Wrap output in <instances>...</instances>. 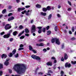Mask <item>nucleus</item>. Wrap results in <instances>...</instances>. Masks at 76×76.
I'll list each match as a JSON object with an SVG mask.
<instances>
[{"mask_svg":"<svg viewBox=\"0 0 76 76\" xmlns=\"http://www.w3.org/2000/svg\"><path fill=\"white\" fill-rule=\"evenodd\" d=\"M13 69L17 73L21 74L25 72V70L26 69V66L23 64H17L15 65Z\"/></svg>","mask_w":76,"mask_h":76,"instance_id":"1","label":"nucleus"},{"mask_svg":"<svg viewBox=\"0 0 76 76\" xmlns=\"http://www.w3.org/2000/svg\"><path fill=\"white\" fill-rule=\"evenodd\" d=\"M13 32V30H10L9 31V33L7 34H5L3 37L4 38H8L10 36V35Z\"/></svg>","mask_w":76,"mask_h":76,"instance_id":"2","label":"nucleus"},{"mask_svg":"<svg viewBox=\"0 0 76 76\" xmlns=\"http://www.w3.org/2000/svg\"><path fill=\"white\" fill-rule=\"evenodd\" d=\"M31 57L33 59L36 60H38V61H40L41 60V58L35 55H31Z\"/></svg>","mask_w":76,"mask_h":76,"instance_id":"3","label":"nucleus"},{"mask_svg":"<svg viewBox=\"0 0 76 76\" xmlns=\"http://www.w3.org/2000/svg\"><path fill=\"white\" fill-rule=\"evenodd\" d=\"M31 33H34L36 31V27H35V26L33 25L32 26L31 28Z\"/></svg>","mask_w":76,"mask_h":76,"instance_id":"4","label":"nucleus"},{"mask_svg":"<svg viewBox=\"0 0 76 76\" xmlns=\"http://www.w3.org/2000/svg\"><path fill=\"white\" fill-rule=\"evenodd\" d=\"M10 25V24H7L4 27L6 30H8V29H10V28H12V26H10L9 27H8V26H9Z\"/></svg>","mask_w":76,"mask_h":76,"instance_id":"5","label":"nucleus"},{"mask_svg":"<svg viewBox=\"0 0 76 76\" xmlns=\"http://www.w3.org/2000/svg\"><path fill=\"white\" fill-rule=\"evenodd\" d=\"M42 26L37 27V28L39 29L38 31V33L39 34H41L42 32Z\"/></svg>","mask_w":76,"mask_h":76,"instance_id":"6","label":"nucleus"},{"mask_svg":"<svg viewBox=\"0 0 76 76\" xmlns=\"http://www.w3.org/2000/svg\"><path fill=\"white\" fill-rule=\"evenodd\" d=\"M56 39V43L57 45H60V40H59V39H57L56 38L55 39Z\"/></svg>","mask_w":76,"mask_h":76,"instance_id":"7","label":"nucleus"},{"mask_svg":"<svg viewBox=\"0 0 76 76\" xmlns=\"http://www.w3.org/2000/svg\"><path fill=\"white\" fill-rule=\"evenodd\" d=\"M65 67H71V64L70 63L69 64L68 62H66L65 64Z\"/></svg>","mask_w":76,"mask_h":76,"instance_id":"8","label":"nucleus"},{"mask_svg":"<svg viewBox=\"0 0 76 76\" xmlns=\"http://www.w3.org/2000/svg\"><path fill=\"white\" fill-rule=\"evenodd\" d=\"M25 10V8L23 7L22 8H18V10L19 12H20V10L23 11L24 10Z\"/></svg>","mask_w":76,"mask_h":76,"instance_id":"9","label":"nucleus"},{"mask_svg":"<svg viewBox=\"0 0 76 76\" xmlns=\"http://www.w3.org/2000/svg\"><path fill=\"white\" fill-rule=\"evenodd\" d=\"M36 45L37 47H43V46H44V44L42 43H41L39 44H36Z\"/></svg>","mask_w":76,"mask_h":76,"instance_id":"10","label":"nucleus"},{"mask_svg":"<svg viewBox=\"0 0 76 76\" xmlns=\"http://www.w3.org/2000/svg\"><path fill=\"white\" fill-rule=\"evenodd\" d=\"M15 19V18L13 17V16H12L10 18H9L8 19V20L9 22H10L11 20H13Z\"/></svg>","mask_w":76,"mask_h":76,"instance_id":"11","label":"nucleus"},{"mask_svg":"<svg viewBox=\"0 0 76 76\" xmlns=\"http://www.w3.org/2000/svg\"><path fill=\"white\" fill-rule=\"evenodd\" d=\"M64 60H67V59H68V56L66 53L64 54Z\"/></svg>","mask_w":76,"mask_h":76,"instance_id":"12","label":"nucleus"},{"mask_svg":"<svg viewBox=\"0 0 76 76\" xmlns=\"http://www.w3.org/2000/svg\"><path fill=\"white\" fill-rule=\"evenodd\" d=\"M1 57L2 58H6L7 57V55H6V54L5 55V54H3L1 56Z\"/></svg>","mask_w":76,"mask_h":76,"instance_id":"13","label":"nucleus"},{"mask_svg":"<svg viewBox=\"0 0 76 76\" xmlns=\"http://www.w3.org/2000/svg\"><path fill=\"white\" fill-rule=\"evenodd\" d=\"M47 65V66H52V62H49L47 63L46 64Z\"/></svg>","mask_w":76,"mask_h":76,"instance_id":"14","label":"nucleus"},{"mask_svg":"<svg viewBox=\"0 0 76 76\" xmlns=\"http://www.w3.org/2000/svg\"><path fill=\"white\" fill-rule=\"evenodd\" d=\"M47 35H50L51 34V31L50 30L48 31H47Z\"/></svg>","mask_w":76,"mask_h":76,"instance_id":"15","label":"nucleus"},{"mask_svg":"<svg viewBox=\"0 0 76 76\" xmlns=\"http://www.w3.org/2000/svg\"><path fill=\"white\" fill-rule=\"evenodd\" d=\"M41 15H42V16H46V15H47V14L45 12H41Z\"/></svg>","mask_w":76,"mask_h":76,"instance_id":"16","label":"nucleus"},{"mask_svg":"<svg viewBox=\"0 0 76 76\" xmlns=\"http://www.w3.org/2000/svg\"><path fill=\"white\" fill-rule=\"evenodd\" d=\"M56 38H54L52 39L51 40V42L52 43H54V42H55V41H56Z\"/></svg>","mask_w":76,"mask_h":76,"instance_id":"17","label":"nucleus"},{"mask_svg":"<svg viewBox=\"0 0 76 76\" xmlns=\"http://www.w3.org/2000/svg\"><path fill=\"white\" fill-rule=\"evenodd\" d=\"M18 34V32L16 31H15L13 32V35H14V36H16V35L17 34Z\"/></svg>","mask_w":76,"mask_h":76,"instance_id":"18","label":"nucleus"},{"mask_svg":"<svg viewBox=\"0 0 76 76\" xmlns=\"http://www.w3.org/2000/svg\"><path fill=\"white\" fill-rule=\"evenodd\" d=\"M47 10H50L51 9V8L50 7V6H48L46 7Z\"/></svg>","mask_w":76,"mask_h":76,"instance_id":"19","label":"nucleus"},{"mask_svg":"<svg viewBox=\"0 0 76 76\" xmlns=\"http://www.w3.org/2000/svg\"><path fill=\"white\" fill-rule=\"evenodd\" d=\"M52 17V14H50L48 16V20H50V19H51V18Z\"/></svg>","mask_w":76,"mask_h":76,"instance_id":"20","label":"nucleus"},{"mask_svg":"<svg viewBox=\"0 0 76 76\" xmlns=\"http://www.w3.org/2000/svg\"><path fill=\"white\" fill-rule=\"evenodd\" d=\"M24 32H25V31L23 30V31L21 32L19 34H18V37H20L21 35L22 34H23Z\"/></svg>","mask_w":76,"mask_h":76,"instance_id":"21","label":"nucleus"},{"mask_svg":"<svg viewBox=\"0 0 76 76\" xmlns=\"http://www.w3.org/2000/svg\"><path fill=\"white\" fill-rule=\"evenodd\" d=\"M25 31L26 33H29V29L27 28L25 29Z\"/></svg>","mask_w":76,"mask_h":76,"instance_id":"22","label":"nucleus"},{"mask_svg":"<svg viewBox=\"0 0 76 76\" xmlns=\"http://www.w3.org/2000/svg\"><path fill=\"white\" fill-rule=\"evenodd\" d=\"M9 62L5 61L4 62V65H5V66H7L9 65Z\"/></svg>","mask_w":76,"mask_h":76,"instance_id":"23","label":"nucleus"},{"mask_svg":"<svg viewBox=\"0 0 76 76\" xmlns=\"http://www.w3.org/2000/svg\"><path fill=\"white\" fill-rule=\"evenodd\" d=\"M29 50H30V51H32L33 50V48H32V46L31 45L29 46Z\"/></svg>","mask_w":76,"mask_h":76,"instance_id":"24","label":"nucleus"},{"mask_svg":"<svg viewBox=\"0 0 76 76\" xmlns=\"http://www.w3.org/2000/svg\"><path fill=\"white\" fill-rule=\"evenodd\" d=\"M16 49H14L13 50V51H12V53L14 55L16 53Z\"/></svg>","mask_w":76,"mask_h":76,"instance_id":"25","label":"nucleus"},{"mask_svg":"<svg viewBox=\"0 0 76 76\" xmlns=\"http://www.w3.org/2000/svg\"><path fill=\"white\" fill-rule=\"evenodd\" d=\"M42 10L44 12H46L47 11V10L46 8H43L42 9Z\"/></svg>","mask_w":76,"mask_h":76,"instance_id":"26","label":"nucleus"},{"mask_svg":"<svg viewBox=\"0 0 76 76\" xmlns=\"http://www.w3.org/2000/svg\"><path fill=\"white\" fill-rule=\"evenodd\" d=\"M36 7L37 8H41V6L39 4H37L36 5Z\"/></svg>","mask_w":76,"mask_h":76,"instance_id":"27","label":"nucleus"},{"mask_svg":"<svg viewBox=\"0 0 76 76\" xmlns=\"http://www.w3.org/2000/svg\"><path fill=\"white\" fill-rule=\"evenodd\" d=\"M6 12V9H4L2 11V13L3 14H4Z\"/></svg>","mask_w":76,"mask_h":76,"instance_id":"28","label":"nucleus"},{"mask_svg":"<svg viewBox=\"0 0 76 76\" xmlns=\"http://www.w3.org/2000/svg\"><path fill=\"white\" fill-rule=\"evenodd\" d=\"M46 31V29L45 28H43L42 29V31L43 32H45V31Z\"/></svg>","mask_w":76,"mask_h":76,"instance_id":"29","label":"nucleus"},{"mask_svg":"<svg viewBox=\"0 0 76 76\" xmlns=\"http://www.w3.org/2000/svg\"><path fill=\"white\" fill-rule=\"evenodd\" d=\"M3 68V65L2 64H0V69H1Z\"/></svg>","mask_w":76,"mask_h":76,"instance_id":"30","label":"nucleus"},{"mask_svg":"<svg viewBox=\"0 0 76 76\" xmlns=\"http://www.w3.org/2000/svg\"><path fill=\"white\" fill-rule=\"evenodd\" d=\"M19 28L20 29H22L23 28V27L22 25H20L19 27Z\"/></svg>","mask_w":76,"mask_h":76,"instance_id":"31","label":"nucleus"},{"mask_svg":"<svg viewBox=\"0 0 76 76\" xmlns=\"http://www.w3.org/2000/svg\"><path fill=\"white\" fill-rule=\"evenodd\" d=\"M57 29H58V26H56L55 27V31H57Z\"/></svg>","mask_w":76,"mask_h":76,"instance_id":"32","label":"nucleus"},{"mask_svg":"<svg viewBox=\"0 0 76 76\" xmlns=\"http://www.w3.org/2000/svg\"><path fill=\"white\" fill-rule=\"evenodd\" d=\"M26 10H24V12L22 11L21 12L22 14H23V15H24L25 14V13H26Z\"/></svg>","mask_w":76,"mask_h":76,"instance_id":"33","label":"nucleus"},{"mask_svg":"<svg viewBox=\"0 0 76 76\" xmlns=\"http://www.w3.org/2000/svg\"><path fill=\"white\" fill-rule=\"evenodd\" d=\"M71 63L72 64H76V61H75L74 62L73 61H72Z\"/></svg>","mask_w":76,"mask_h":76,"instance_id":"34","label":"nucleus"},{"mask_svg":"<svg viewBox=\"0 0 76 76\" xmlns=\"http://www.w3.org/2000/svg\"><path fill=\"white\" fill-rule=\"evenodd\" d=\"M25 38V36H23L20 37V39H23V38Z\"/></svg>","mask_w":76,"mask_h":76,"instance_id":"35","label":"nucleus"},{"mask_svg":"<svg viewBox=\"0 0 76 76\" xmlns=\"http://www.w3.org/2000/svg\"><path fill=\"white\" fill-rule=\"evenodd\" d=\"M13 54H12V52H11L10 53V54L9 56V57H12V56H13Z\"/></svg>","mask_w":76,"mask_h":76,"instance_id":"36","label":"nucleus"},{"mask_svg":"<svg viewBox=\"0 0 76 76\" xmlns=\"http://www.w3.org/2000/svg\"><path fill=\"white\" fill-rule=\"evenodd\" d=\"M19 57V53H17L16 55H15V58H17V57Z\"/></svg>","mask_w":76,"mask_h":76,"instance_id":"37","label":"nucleus"},{"mask_svg":"<svg viewBox=\"0 0 76 76\" xmlns=\"http://www.w3.org/2000/svg\"><path fill=\"white\" fill-rule=\"evenodd\" d=\"M45 40L43 39H40L39 40V42H41V41H45Z\"/></svg>","mask_w":76,"mask_h":76,"instance_id":"38","label":"nucleus"},{"mask_svg":"<svg viewBox=\"0 0 76 76\" xmlns=\"http://www.w3.org/2000/svg\"><path fill=\"white\" fill-rule=\"evenodd\" d=\"M75 28V27L74 26L72 27V31L73 32L74 31H75V30L74 29Z\"/></svg>","mask_w":76,"mask_h":76,"instance_id":"39","label":"nucleus"},{"mask_svg":"<svg viewBox=\"0 0 76 76\" xmlns=\"http://www.w3.org/2000/svg\"><path fill=\"white\" fill-rule=\"evenodd\" d=\"M24 48H19L18 49V51H20V50H23Z\"/></svg>","mask_w":76,"mask_h":76,"instance_id":"40","label":"nucleus"},{"mask_svg":"<svg viewBox=\"0 0 76 76\" xmlns=\"http://www.w3.org/2000/svg\"><path fill=\"white\" fill-rule=\"evenodd\" d=\"M3 75V71H0V76H2Z\"/></svg>","mask_w":76,"mask_h":76,"instance_id":"41","label":"nucleus"},{"mask_svg":"<svg viewBox=\"0 0 76 76\" xmlns=\"http://www.w3.org/2000/svg\"><path fill=\"white\" fill-rule=\"evenodd\" d=\"M76 38H75V37H73L71 39V40H72V41H73V40H75V39H76Z\"/></svg>","mask_w":76,"mask_h":76,"instance_id":"42","label":"nucleus"},{"mask_svg":"<svg viewBox=\"0 0 76 76\" xmlns=\"http://www.w3.org/2000/svg\"><path fill=\"white\" fill-rule=\"evenodd\" d=\"M51 59H52V60H54L56 59V58H55V57L54 56H53L51 58Z\"/></svg>","mask_w":76,"mask_h":76,"instance_id":"43","label":"nucleus"},{"mask_svg":"<svg viewBox=\"0 0 76 76\" xmlns=\"http://www.w3.org/2000/svg\"><path fill=\"white\" fill-rule=\"evenodd\" d=\"M4 33H5L4 31H3V32L1 33L0 34L1 35H4Z\"/></svg>","mask_w":76,"mask_h":76,"instance_id":"44","label":"nucleus"},{"mask_svg":"<svg viewBox=\"0 0 76 76\" xmlns=\"http://www.w3.org/2000/svg\"><path fill=\"white\" fill-rule=\"evenodd\" d=\"M13 41V38H11L10 39V42H12V41Z\"/></svg>","mask_w":76,"mask_h":76,"instance_id":"45","label":"nucleus"},{"mask_svg":"<svg viewBox=\"0 0 76 76\" xmlns=\"http://www.w3.org/2000/svg\"><path fill=\"white\" fill-rule=\"evenodd\" d=\"M49 28H50V26H48L46 28L47 30H48V29H49Z\"/></svg>","mask_w":76,"mask_h":76,"instance_id":"46","label":"nucleus"},{"mask_svg":"<svg viewBox=\"0 0 76 76\" xmlns=\"http://www.w3.org/2000/svg\"><path fill=\"white\" fill-rule=\"evenodd\" d=\"M64 44H63L62 45V47H61V49H64Z\"/></svg>","mask_w":76,"mask_h":76,"instance_id":"47","label":"nucleus"},{"mask_svg":"<svg viewBox=\"0 0 76 76\" xmlns=\"http://www.w3.org/2000/svg\"><path fill=\"white\" fill-rule=\"evenodd\" d=\"M26 16H29V13L27 12H26Z\"/></svg>","mask_w":76,"mask_h":76,"instance_id":"48","label":"nucleus"},{"mask_svg":"<svg viewBox=\"0 0 76 76\" xmlns=\"http://www.w3.org/2000/svg\"><path fill=\"white\" fill-rule=\"evenodd\" d=\"M64 60V59L63 58V57H62L61 58V61H63Z\"/></svg>","mask_w":76,"mask_h":76,"instance_id":"49","label":"nucleus"},{"mask_svg":"<svg viewBox=\"0 0 76 76\" xmlns=\"http://www.w3.org/2000/svg\"><path fill=\"white\" fill-rule=\"evenodd\" d=\"M68 2L69 4L70 5V6H72V3L70 2V1H68Z\"/></svg>","mask_w":76,"mask_h":76,"instance_id":"50","label":"nucleus"},{"mask_svg":"<svg viewBox=\"0 0 76 76\" xmlns=\"http://www.w3.org/2000/svg\"><path fill=\"white\" fill-rule=\"evenodd\" d=\"M25 35L26 36V37H29V34H28L26 33L25 34Z\"/></svg>","mask_w":76,"mask_h":76,"instance_id":"51","label":"nucleus"},{"mask_svg":"<svg viewBox=\"0 0 76 76\" xmlns=\"http://www.w3.org/2000/svg\"><path fill=\"white\" fill-rule=\"evenodd\" d=\"M13 15V13H10L8 15V16H11V15Z\"/></svg>","mask_w":76,"mask_h":76,"instance_id":"52","label":"nucleus"},{"mask_svg":"<svg viewBox=\"0 0 76 76\" xmlns=\"http://www.w3.org/2000/svg\"><path fill=\"white\" fill-rule=\"evenodd\" d=\"M30 5H27L25 7L26 8H28V7H30Z\"/></svg>","mask_w":76,"mask_h":76,"instance_id":"53","label":"nucleus"},{"mask_svg":"<svg viewBox=\"0 0 76 76\" xmlns=\"http://www.w3.org/2000/svg\"><path fill=\"white\" fill-rule=\"evenodd\" d=\"M32 51L33 52V53H37V51H35V50H32Z\"/></svg>","mask_w":76,"mask_h":76,"instance_id":"54","label":"nucleus"},{"mask_svg":"<svg viewBox=\"0 0 76 76\" xmlns=\"http://www.w3.org/2000/svg\"><path fill=\"white\" fill-rule=\"evenodd\" d=\"M12 7V6H9V7H8V9H11Z\"/></svg>","mask_w":76,"mask_h":76,"instance_id":"55","label":"nucleus"},{"mask_svg":"<svg viewBox=\"0 0 76 76\" xmlns=\"http://www.w3.org/2000/svg\"><path fill=\"white\" fill-rule=\"evenodd\" d=\"M48 73H53V72L52 71H51V70H49L48 71Z\"/></svg>","mask_w":76,"mask_h":76,"instance_id":"56","label":"nucleus"},{"mask_svg":"<svg viewBox=\"0 0 76 76\" xmlns=\"http://www.w3.org/2000/svg\"><path fill=\"white\" fill-rule=\"evenodd\" d=\"M57 60H56V59H55L54 60V61L53 62L54 63H57Z\"/></svg>","mask_w":76,"mask_h":76,"instance_id":"57","label":"nucleus"},{"mask_svg":"<svg viewBox=\"0 0 76 76\" xmlns=\"http://www.w3.org/2000/svg\"><path fill=\"white\" fill-rule=\"evenodd\" d=\"M10 60V58H8V59H7V60L5 61H6V62H8V61H9Z\"/></svg>","mask_w":76,"mask_h":76,"instance_id":"58","label":"nucleus"},{"mask_svg":"<svg viewBox=\"0 0 76 76\" xmlns=\"http://www.w3.org/2000/svg\"><path fill=\"white\" fill-rule=\"evenodd\" d=\"M72 10L71 8H69L68 9V11H70Z\"/></svg>","mask_w":76,"mask_h":76,"instance_id":"59","label":"nucleus"},{"mask_svg":"<svg viewBox=\"0 0 76 76\" xmlns=\"http://www.w3.org/2000/svg\"><path fill=\"white\" fill-rule=\"evenodd\" d=\"M23 46H24L22 44H21L20 46V47H23Z\"/></svg>","mask_w":76,"mask_h":76,"instance_id":"60","label":"nucleus"},{"mask_svg":"<svg viewBox=\"0 0 76 76\" xmlns=\"http://www.w3.org/2000/svg\"><path fill=\"white\" fill-rule=\"evenodd\" d=\"M9 73H12V70L10 69H9Z\"/></svg>","mask_w":76,"mask_h":76,"instance_id":"61","label":"nucleus"},{"mask_svg":"<svg viewBox=\"0 0 76 76\" xmlns=\"http://www.w3.org/2000/svg\"><path fill=\"white\" fill-rule=\"evenodd\" d=\"M17 3H19V2H20V0H16Z\"/></svg>","mask_w":76,"mask_h":76,"instance_id":"62","label":"nucleus"},{"mask_svg":"<svg viewBox=\"0 0 76 76\" xmlns=\"http://www.w3.org/2000/svg\"><path fill=\"white\" fill-rule=\"evenodd\" d=\"M61 75H63V74L64 73V72L62 70L61 71Z\"/></svg>","mask_w":76,"mask_h":76,"instance_id":"63","label":"nucleus"},{"mask_svg":"<svg viewBox=\"0 0 76 76\" xmlns=\"http://www.w3.org/2000/svg\"><path fill=\"white\" fill-rule=\"evenodd\" d=\"M12 76H20L18 75H12Z\"/></svg>","mask_w":76,"mask_h":76,"instance_id":"64","label":"nucleus"}]
</instances>
